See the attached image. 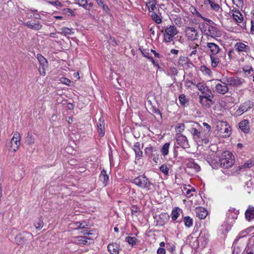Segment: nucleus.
I'll return each instance as SVG.
<instances>
[{
    "mask_svg": "<svg viewBox=\"0 0 254 254\" xmlns=\"http://www.w3.org/2000/svg\"><path fill=\"white\" fill-rule=\"evenodd\" d=\"M84 223H70V225L75 224L76 227H70V228L72 230H76L79 231L78 233L83 234V235H87L88 236H92L93 233L91 232L92 231H89V228L87 227V225H84Z\"/></svg>",
    "mask_w": 254,
    "mask_h": 254,
    "instance_id": "obj_12",
    "label": "nucleus"
},
{
    "mask_svg": "<svg viewBox=\"0 0 254 254\" xmlns=\"http://www.w3.org/2000/svg\"><path fill=\"white\" fill-rule=\"evenodd\" d=\"M61 33L67 37L73 34L72 29L68 28L63 27L61 28Z\"/></svg>",
    "mask_w": 254,
    "mask_h": 254,
    "instance_id": "obj_45",
    "label": "nucleus"
},
{
    "mask_svg": "<svg viewBox=\"0 0 254 254\" xmlns=\"http://www.w3.org/2000/svg\"><path fill=\"white\" fill-rule=\"evenodd\" d=\"M190 12L194 15L198 17H200L202 18V19L206 20H207L206 18H204L202 15L200 14L199 12L197 11V10L193 6H192L190 8Z\"/></svg>",
    "mask_w": 254,
    "mask_h": 254,
    "instance_id": "obj_47",
    "label": "nucleus"
},
{
    "mask_svg": "<svg viewBox=\"0 0 254 254\" xmlns=\"http://www.w3.org/2000/svg\"><path fill=\"white\" fill-rule=\"evenodd\" d=\"M156 1L155 0H150L146 3V6L148 7L149 12H153L156 8Z\"/></svg>",
    "mask_w": 254,
    "mask_h": 254,
    "instance_id": "obj_40",
    "label": "nucleus"
},
{
    "mask_svg": "<svg viewBox=\"0 0 254 254\" xmlns=\"http://www.w3.org/2000/svg\"><path fill=\"white\" fill-rule=\"evenodd\" d=\"M21 138L19 132H16L14 133L10 141L11 145L9 149L10 151L15 152L18 149L21 143Z\"/></svg>",
    "mask_w": 254,
    "mask_h": 254,
    "instance_id": "obj_9",
    "label": "nucleus"
},
{
    "mask_svg": "<svg viewBox=\"0 0 254 254\" xmlns=\"http://www.w3.org/2000/svg\"><path fill=\"white\" fill-rule=\"evenodd\" d=\"M93 237H88L87 236H78L77 237V240L78 244L81 245H89L92 243Z\"/></svg>",
    "mask_w": 254,
    "mask_h": 254,
    "instance_id": "obj_26",
    "label": "nucleus"
},
{
    "mask_svg": "<svg viewBox=\"0 0 254 254\" xmlns=\"http://www.w3.org/2000/svg\"><path fill=\"white\" fill-rule=\"evenodd\" d=\"M198 45L197 44H190L189 45V50L191 51V52L189 54V56L192 57L194 55H195L197 53L196 48L198 47Z\"/></svg>",
    "mask_w": 254,
    "mask_h": 254,
    "instance_id": "obj_39",
    "label": "nucleus"
},
{
    "mask_svg": "<svg viewBox=\"0 0 254 254\" xmlns=\"http://www.w3.org/2000/svg\"><path fill=\"white\" fill-rule=\"evenodd\" d=\"M223 54L209 55L211 66L215 68L218 66L220 63V58L223 57Z\"/></svg>",
    "mask_w": 254,
    "mask_h": 254,
    "instance_id": "obj_19",
    "label": "nucleus"
},
{
    "mask_svg": "<svg viewBox=\"0 0 254 254\" xmlns=\"http://www.w3.org/2000/svg\"><path fill=\"white\" fill-rule=\"evenodd\" d=\"M190 132L194 140L197 144L202 145L203 144H207L208 143L209 139L205 135V134H204L203 132H201L196 128L192 127L190 129Z\"/></svg>",
    "mask_w": 254,
    "mask_h": 254,
    "instance_id": "obj_3",
    "label": "nucleus"
},
{
    "mask_svg": "<svg viewBox=\"0 0 254 254\" xmlns=\"http://www.w3.org/2000/svg\"><path fill=\"white\" fill-rule=\"evenodd\" d=\"M192 219L190 216H185L184 218V222H192Z\"/></svg>",
    "mask_w": 254,
    "mask_h": 254,
    "instance_id": "obj_63",
    "label": "nucleus"
},
{
    "mask_svg": "<svg viewBox=\"0 0 254 254\" xmlns=\"http://www.w3.org/2000/svg\"><path fill=\"white\" fill-rule=\"evenodd\" d=\"M183 192L188 197H190L193 195L192 192L195 191V189L191 188L190 186H185L183 187Z\"/></svg>",
    "mask_w": 254,
    "mask_h": 254,
    "instance_id": "obj_31",
    "label": "nucleus"
},
{
    "mask_svg": "<svg viewBox=\"0 0 254 254\" xmlns=\"http://www.w3.org/2000/svg\"><path fill=\"white\" fill-rule=\"evenodd\" d=\"M206 48L209 53V55L223 53L221 48L218 45L213 42H207Z\"/></svg>",
    "mask_w": 254,
    "mask_h": 254,
    "instance_id": "obj_13",
    "label": "nucleus"
},
{
    "mask_svg": "<svg viewBox=\"0 0 254 254\" xmlns=\"http://www.w3.org/2000/svg\"><path fill=\"white\" fill-rule=\"evenodd\" d=\"M165 73L170 76H174L178 74V69L175 66H170L166 70Z\"/></svg>",
    "mask_w": 254,
    "mask_h": 254,
    "instance_id": "obj_34",
    "label": "nucleus"
},
{
    "mask_svg": "<svg viewBox=\"0 0 254 254\" xmlns=\"http://www.w3.org/2000/svg\"><path fill=\"white\" fill-rule=\"evenodd\" d=\"M157 254H166V251L163 248H159L157 250Z\"/></svg>",
    "mask_w": 254,
    "mask_h": 254,
    "instance_id": "obj_61",
    "label": "nucleus"
},
{
    "mask_svg": "<svg viewBox=\"0 0 254 254\" xmlns=\"http://www.w3.org/2000/svg\"><path fill=\"white\" fill-rule=\"evenodd\" d=\"M216 81L219 82L218 83H216L215 85V88L216 92L217 93L222 95H224L227 93L229 90V88L228 86V84H227L225 81V79H216Z\"/></svg>",
    "mask_w": 254,
    "mask_h": 254,
    "instance_id": "obj_8",
    "label": "nucleus"
},
{
    "mask_svg": "<svg viewBox=\"0 0 254 254\" xmlns=\"http://www.w3.org/2000/svg\"><path fill=\"white\" fill-rule=\"evenodd\" d=\"M160 170L165 175H167L169 173V169L166 164L161 165L160 167Z\"/></svg>",
    "mask_w": 254,
    "mask_h": 254,
    "instance_id": "obj_55",
    "label": "nucleus"
},
{
    "mask_svg": "<svg viewBox=\"0 0 254 254\" xmlns=\"http://www.w3.org/2000/svg\"><path fill=\"white\" fill-rule=\"evenodd\" d=\"M176 141L177 144L184 149L188 148L189 147V144L187 137L182 134H176Z\"/></svg>",
    "mask_w": 254,
    "mask_h": 254,
    "instance_id": "obj_16",
    "label": "nucleus"
},
{
    "mask_svg": "<svg viewBox=\"0 0 254 254\" xmlns=\"http://www.w3.org/2000/svg\"><path fill=\"white\" fill-rule=\"evenodd\" d=\"M96 1H97L98 4L99 6H101L104 11H105L107 12L109 11V8L108 6L104 3L103 1L101 0H96Z\"/></svg>",
    "mask_w": 254,
    "mask_h": 254,
    "instance_id": "obj_51",
    "label": "nucleus"
},
{
    "mask_svg": "<svg viewBox=\"0 0 254 254\" xmlns=\"http://www.w3.org/2000/svg\"><path fill=\"white\" fill-rule=\"evenodd\" d=\"M99 179L103 183L104 186H106L108 184L109 177L104 170L101 171Z\"/></svg>",
    "mask_w": 254,
    "mask_h": 254,
    "instance_id": "obj_33",
    "label": "nucleus"
},
{
    "mask_svg": "<svg viewBox=\"0 0 254 254\" xmlns=\"http://www.w3.org/2000/svg\"><path fill=\"white\" fill-rule=\"evenodd\" d=\"M34 138L32 134L28 133L26 137L25 142L28 145H32L34 143Z\"/></svg>",
    "mask_w": 254,
    "mask_h": 254,
    "instance_id": "obj_49",
    "label": "nucleus"
},
{
    "mask_svg": "<svg viewBox=\"0 0 254 254\" xmlns=\"http://www.w3.org/2000/svg\"><path fill=\"white\" fill-rule=\"evenodd\" d=\"M202 233H200L199 237L197 238L196 239H195V241L193 242V244H192V246L196 248L198 246L199 243L200 242L201 244L202 247H204L207 243V238H206L205 236L202 237Z\"/></svg>",
    "mask_w": 254,
    "mask_h": 254,
    "instance_id": "obj_22",
    "label": "nucleus"
},
{
    "mask_svg": "<svg viewBox=\"0 0 254 254\" xmlns=\"http://www.w3.org/2000/svg\"><path fill=\"white\" fill-rule=\"evenodd\" d=\"M151 17L153 20L157 24H160L162 22V19L160 16L156 13L153 12L151 14Z\"/></svg>",
    "mask_w": 254,
    "mask_h": 254,
    "instance_id": "obj_46",
    "label": "nucleus"
},
{
    "mask_svg": "<svg viewBox=\"0 0 254 254\" xmlns=\"http://www.w3.org/2000/svg\"><path fill=\"white\" fill-rule=\"evenodd\" d=\"M184 32L185 37L189 41H194L199 37L198 31L193 27H186Z\"/></svg>",
    "mask_w": 254,
    "mask_h": 254,
    "instance_id": "obj_5",
    "label": "nucleus"
},
{
    "mask_svg": "<svg viewBox=\"0 0 254 254\" xmlns=\"http://www.w3.org/2000/svg\"><path fill=\"white\" fill-rule=\"evenodd\" d=\"M170 145V143L167 142L165 143L161 147V152L164 156H165L168 154Z\"/></svg>",
    "mask_w": 254,
    "mask_h": 254,
    "instance_id": "obj_41",
    "label": "nucleus"
},
{
    "mask_svg": "<svg viewBox=\"0 0 254 254\" xmlns=\"http://www.w3.org/2000/svg\"><path fill=\"white\" fill-rule=\"evenodd\" d=\"M132 149L135 153L136 159L138 160L141 159L142 157L143 152L141 150L140 143L138 142L135 143L133 145Z\"/></svg>",
    "mask_w": 254,
    "mask_h": 254,
    "instance_id": "obj_27",
    "label": "nucleus"
},
{
    "mask_svg": "<svg viewBox=\"0 0 254 254\" xmlns=\"http://www.w3.org/2000/svg\"><path fill=\"white\" fill-rule=\"evenodd\" d=\"M97 127L100 135L101 136H104L105 134L104 121L101 118L99 120L98 123L97 124Z\"/></svg>",
    "mask_w": 254,
    "mask_h": 254,
    "instance_id": "obj_32",
    "label": "nucleus"
},
{
    "mask_svg": "<svg viewBox=\"0 0 254 254\" xmlns=\"http://www.w3.org/2000/svg\"><path fill=\"white\" fill-rule=\"evenodd\" d=\"M225 125V127L224 128H221L220 132L222 133V135L224 137L229 136L231 134V129L229 126L226 124V123H224Z\"/></svg>",
    "mask_w": 254,
    "mask_h": 254,
    "instance_id": "obj_37",
    "label": "nucleus"
},
{
    "mask_svg": "<svg viewBox=\"0 0 254 254\" xmlns=\"http://www.w3.org/2000/svg\"><path fill=\"white\" fill-rule=\"evenodd\" d=\"M233 2L238 7H242L244 4V0H232Z\"/></svg>",
    "mask_w": 254,
    "mask_h": 254,
    "instance_id": "obj_57",
    "label": "nucleus"
},
{
    "mask_svg": "<svg viewBox=\"0 0 254 254\" xmlns=\"http://www.w3.org/2000/svg\"><path fill=\"white\" fill-rule=\"evenodd\" d=\"M126 241L131 246H133L135 244H136L137 239L135 237H127L126 238Z\"/></svg>",
    "mask_w": 254,
    "mask_h": 254,
    "instance_id": "obj_50",
    "label": "nucleus"
},
{
    "mask_svg": "<svg viewBox=\"0 0 254 254\" xmlns=\"http://www.w3.org/2000/svg\"><path fill=\"white\" fill-rule=\"evenodd\" d=\"M213 98L214 95L213 93L207 95H200L198 96L199 102L203 107H210L214 103L213 101Z\"/></svg>",
    "mask_w": 254,
    "mask_h": 254,
    "instance_id": "obj_6",
    "label": "nucleus"
},
{
    "mask_svg": "<svg viewBox=\"0 0 254 254\" xmlns=\"http://www.w3.org/2000/svg\"><path fill=\"white\" fill-rule=\"evenodd\" d=\"M235 49L239 52L247 53L250 51V47L242 42H237L234 46Z\"/></svg>",
    "mask_w": 254,
    "mask_h": 254,
    "instance_id": "obj_23",
    "label": "nucleus"
},
{
    "mask_svg": "<svg viewBox=\"0 0 254 254\" xmlns=\"http://www.w3.org/2000/svg\"><path fill=\"white\" fill-rule=\"evenodd\" d=\"M205 34L212 38L218 37L220 36L221 33L216 27V25H208L207 29L204 31Z\"/></svg>",
    "mask_w": 254,
    "mask_h": 254,
    "instance_id": "obj_15",
    "label": "nucleus"
},
{
    "mask_svg": "<svg viewBox=\"0 0 254 254\" xmlns=\"http://www.w3.org/2000/svg\"><path fill=\"white\" fill-rule=\"evenodd\" d=\"M44 223H34V226L36 229L40 230L43 227Z\"/></svg>",
    "mask_w": 254,
    "mask_h": 254,
    "instance_id": "obj_64",
    "label": "nucleus"
},
{
    "mask_svg": "<svg viewBox=\"0 0 254 254\" xmlns=\"http://www.w3.org/2000/svg\"><path fill=\"white\" fill-rule=\"evenodd\" d=\"M65 14L69 13V15L74 16L75 15L74 12L73 10L69 8H64L63 10Z\"/></svg>",
    "mask_w": 254,
    "mask_h": 254,
    "instance_id": "obj_56",
    "label": "nucleus"
},
{
    "mask_svg": "<svg viewBox=\"0 0 254 254\" xmlns=\"http://www.w3.org/2000/svg\"><path fill=\"white\" fill-rule=\"evenodd\" d=\"M253 68L251 66H245L243 68V70L245 72L250 73L251 71L252 70Z\"/></svg>",
    "mask_w": 254,
    "mask_h": 254,
    "instance_id": "obj_59",
    "label": "nucleus"
},
{
    "mask_svg": "<svg viewBox=\"0 0 254 254\" xmlns=\"http://www.w3.org/2000/svg\"><path fill=\"white\" fill-rule=\"evenodd\" d=\"M36 58L40 64L39 69L40 73L41 75L45 76L46 75V68L48 67L47 60L40 54L37 55Z\"/></svg>",
    "mask_w": 254,
    "mask_h": 254,
    "instance_id": "obj_11",
    "label": "nucleus"
},
{
    "mask_svg": "<svg viewBox=\"0 0 254 254\" xmlns=\"http://www.w3.org/2000/svg\"><path fill=\"white\" fill-rule=\"evenodd\" d=\"M87 0H74V3L77 4L78 6L83 8H86Z\"/></svg>",
    "mask_w": 254,
    "mask_h": 254,
    "instance_id": "obj_48",
    "label": "nucleus"
},
{
    "mask_svg": "<svg viewBox=\"0 0 254 254\" xmlns=\"http://www.w3.org/2000/svg\"><path fill=\"white\" fill-rule=\"evenodd\" d=\"M62 82L63 83L67 85H69L71 83V81L69 79L66 78H63V79L62 80Z\"/></svg>",
    "mask_w": 254,
    "mask_h": 254,
    "instance_id": "obj_60",
    "label": "nucleus"
},
{
    "mask_svg": "<svg viewBox=\"0 0 254 254\" xmlns=\"http://www.w3.org/2000/svg\"><path fill=\"white\" fill-rule=\"evenodd\" d=\"M26 25L28 27L35 30H39L42 28V25L39 22L33 23L31 21H28L26 22Z\"/></svg>",
    "mask_w": 254,
    "mask_h": 254,
    "instance_id": "obj_36",
    "label": "nucleus"
},
{
    "mask_svg": "<svg viewBox=\"0 0 254 254\" xmlns=\"http://www.w3.org/2000/svg\"><path fill=\"white\" fill-rule=\"evenodd\" d=\"M162 32H164L163 37L164 41L166 43H170L172 42L175 36L178 34V31L174 25H171L167 26L164 30H161Z\"/></svg>",
    "mask_w": 254,
    "mask_h": 254,
    "instance_id": "obj_2",
    "label": "nucleus"
},
{
    "mask_svg": "<svg viewBox=\"0 0 254 254\" xmlns=\"http://www.w3.org/2000/svg\"><path fill=\"white\" fill-rule=\"evenodd\" d=\"M169 217L167 213H162L159 215V218L161 219V221L162 222H165Z\"/></svg>",
    "mask_w": 254,
    "mask_h": 254,
    "instance_id": "obj_58",
    "label": "nucleus"
},
{
    "mask_svg": "<svg viewBox=\"0 0 254 254\" xmlns=\"http://www.w3.org/2000/svg\"><path fill=\"white\" fill-rule=\"evenodd\" d=\"M200 70L205 75L211 77L212 75V72L210 69L205 65H201L200 67Z\"/></svg>",
    "mask_w": 254,
    "mask_h": 254,
    "instance_id": "obj_38",
    "label": "nucleus"
},
{
    "mask_svg": "<svg viewBox=\"0 0 254 254\" xmlns=\"http://www.w3.org/2000/svg\"><path fill=\"white\" fill-rule=\"evenodd\" d=\"M31 238V234L27 232H23L16 235L15 240L17 245L22 246L28 244Z\"/></svg>",
    "mask_w": 254,
    "mask_h": 254,
    "instance_id": "obj_7",
    "label": "nucleus"
},
{
    "mask_svg": "<svg viewBox=\"0 0 254 254\" xmlns=\"http://www.w3.org/2000/svg\"><path fill=\"white\" fill-rule=\"evenodd\" d=\"M224 79H225V81L227 84H228V86L229 85L236 87L240 86L243 83V80L238 77H226Z\"/></svg>",
    "mask_w": 254,
    "mask_h": 254,
    "instance_id": "obj_18",
    "label": "nucleus"
},
{
    "mask_svg": "<svg viewBox=\"0 0 254 254\" xmlns=\"http://www.w3.org/2000/svg\"><path fill=\"white\" fill-rule=\"evenodd\" d=\"M231 13L233 19L238 25L241 26V24L244 25V13L243 12H241L237 9L234 8L232 10Z\"/></svg>",
    "mask_w": 254,
    "mask_h": 254,
    "instance_id": "obj_10",
    "label": "nucleus"
},
{
    "mask_svg": "<svg viewBox=\"0 0 254 254\" xmlns=\"http://www.w3.org/2000/svg\"><path fill=\"white\" fill-rule=\"evenodd\" d=\"M220 165L222 167L228 168L234 164L235 159L233 154L229 151L223 152L219 160Z\"/></svg>",
    "mask_w": 254,
    "mask_h": 254,
    "instance_id": "obj_1",
    "label": "nucleus"
},
{
    "mask_svg": "<svg viewBox=\"0 0 254 254\" xmlns=\"http://www.w3.org/2000/svg\"><path fill=\"white\" fill-rule=\"evenodd\" d=\"M185 125L184 124H179L175 127L177 133H180L184 130Z\"/></svg>",
    "mask_w": 254,
    "mask_h": 254,
    "instance_id": "obj_53",
    "label": "nucleus"
},
{
    "mask_svg": "<svg viewBox=\"0 0 254 254\" xmlns=\"http://www.w3.org/2000/svg\"><path fill=\"white\" fill-rule=\"evenodd\" d=\"M186 166L188 168L192 169L194 172H198L200 170V166L192 159L188 160Z\"/></svg>",
    "mask_w": 254,
    "mask_h": 254,
    "instance_id": "obj_24",
    "label": "nucleus"
},
{
    "mask_svg": "<svg viewBox=\"0 0 254 254\" xmlns=\"http://www.w3.org/2000/svg\"><path fill=\"white\" fill-rule=\"evenodd\" d=\"M240 128L245 133H247L250 130L249 122L244 120L239 123Z\"/></svg>",
    "mask_w": 254,
    "mask_h": 254,
    "instance_id": "obj_30",
    "label": "nucleus"
},
{
    "mask_svg": "<svg viewBox=\"0 0 254 254\" xmlns=\"http://www.w3.org/2000/svg\"><path fill=\"white\" fill-rule=\"evenodd\" d=\"M46 3L51 4L53 6H55L57 7H62L63 4L62 3L58 0H43Z\"/></svg>",
    "mask_w": 254,
    "mask_h": 254,
    "instance_id": "obj_43",
    "label": "nucleus"
},
{
    "mask_svg": "<svg viewBox=\"0 0 254 254\" xmlns=\"http://www.w3.org/2000/svg\"><path fill=\"white\" fill-rule=\"evenodd\" d=\"M179 101L180 104L184 107H185L189 102V100L186 98V95L183 94L179 96Z\"/></svg>",
    "mask_w": 254,
    "mask_h": 254,
    "instance_id": "obj_44",
    "label": "nucleus"
},
{
    "mask_svg": "<svg viewBox=\"0 0 254 254\" xmlns=\"http://www.w3.org/2000/svg\"><path fill=\"white\" fill-rule=\"evenodd\" d=\"M93 4L92 2L88 3L87 2V5H86V8H83L86 10L89 11L90 10L91 8L93 6Z\"/></svg>",
    "mask_w": 254,
    "mask_h": 254,
    "instance_id": "obj_62",
    "label": "nucleus"
},
{
    "mask_svg": "<svg viewBox=\"0 0 254 254\" xmlns=\"http://www.w3.org/2000/svg\"><path fill=\"white\" fill-rule=\"evenodd\" d=\"M154 148L152 146L147 147L145 149V153L150 156H152L153 154V152H154Z\"/></svg>",
    "mask_w": 254,
    "mask_h": 254,
    "instance_id": "obj_54",
    "label": "nucleus"
},
{
    "mask_svg": "<svg viewBox=\"0 0 254 254\" xmlns=\"http://www.w3.org/2000/svg\"><path fill=\"white\" fill-rule=\"evenodd\" d=\"M246 220L250 221L254 218V207L249 206L245 212Z\"/></svg>",
    "mask_w": 254,
    "mask_h": 254,
    "instance_id": "obj_29",
    "label": "nucleus"
},
{
    "mask_svg": "<svg viewBox=\"0 0 254 254\" xmlns=\"http://www.w3.org/2000/svg\"><path fill=\"white\" fill-rule=\"evenodd\" d=\"M131 182L141 188L147 190H150L152 185L151 182L144 175L139 176L132 180Z\"/></svg>",
    "mask_w": 254,
    "mask_h": 254,
    "instance_id": "obj_4",
    "label": "nucleus"
},
{
    "mask_svg": "<svg viewBox=\"0 0 254 254\" xmlns=\"http://www.w3.org/2000/svg\"><path fill=\"white\" fill-rule=\"evenodd\" d=\"M231 226L228 223H223L221 225L220 230L222 233L225 235L231 229Z\"/></svg>",
    "mask_w": 254,
    "mask_h": 254,
    "instance_id": "obj_42",
    "label": "nucleus"
},
{
    "mask_svg": "<svg viewBox=\"0 0 254 254\" xmlns=\"http://www.w3.org/2000/svg\"><path fill=\"white\" fill-rule=\"evenodd\" d=\"M253 105V103L250 101H247L243 104H241L238 109L235 112V116H240L245 112L248 111L252 108Z\"/></svg>",
    "mask_w": 254,
    "mask_h": 254,
    "instance_id": "obj_14",
    "label": "nucleus"
},
{
    "mask_svg": "<svg viewBox=\"0 0 254 254\" xmlns=\"http://www.w3.org/2000/svg\"><path fill=\"white\" fill-rule=\"evenodd\" d=\"M189 59L186 57H180L178 60V64L181 65H184L188 62Z\"/></svg>",
    "mask_w": 254,
    "mask_h": 254,
    "instance_id": "obj_52",
    "label": "nucleus"
},
{
    "mask_svg": "<svg viewBox=\"0 0 254 254\" xmlns=\"http://www.w3.org/2000/svg\"><path fill=\"white\" fill-rule=\"evenodd\" d=\"M107 248L108 251L111 254H119L120 246L117 243L110 244Z\"/></svg>",
    "mask_w": 254,
    "mask_h": 254,
    "instance_id": "obj_28",
    "label": "nucleus"
},
{
    "mask_svg": "<svg viewBox=\"0 0 254 254\" xmlns=\"http://www.w3.org/2000/svg\"><path fill=\"white\" fill-rule=\"evenodd\" d=\"M196 88L201 92V95L212 94V91L204 82H199L196 85Z\"/></svg>",
    "mask_w": 254,
    "mask_h": 254,
    "instance_id": "obj_20",
    "label": "nucleus"
},
{
    "mask_svg": "<svg viewBox=\"0 0 254 254\" xmlns=\"http://www.w3.org/2000/svg\"><path fill=\"white\" fill-rule=\"evenodd\" d=\"M196 216L200 219H203L208 215L207 210L203 207H196L195 209Z\"/></svg>",
    "mask_w": 254,
    "mask_h": 254,
    "instance_id": "obj_25",
    "label": "nucleus"
},
{
    "mask_svg": "<svg viewBox=\"0 0 254 254\" xmlns=\"http://www.w3.org/2000/svg\"><path fill=\"white\" fill-rule=\"evenodd\" d=\"M239 212L235 208H230L226 213V220L229 222H233L238 217Z\"/></svg>",
    "mask_w": 254,
    "mask_h": 254,
    "instance_id": "obj_17",
    "label": "nucleus"
},
{
    "mask_svg": "<svg viewBox=\"0 0 254 254\" xmlns=\"http://www.w3.org/2000/svg\"><path fill=\"white\" fill-rule=\"evenodd\" d=\"M181 213H182V211L179 207H177L174 208L171 213V216L173 220H176L180 216Z\"/></svg>",
    "mask_w": 254,
    "mask_h": 254,
    "instance_id": "obj_35",
    "label": "nucleus"
},
{
    "mask_svg": "<svg viewBox=\"0 0 254 254\" xmlns=\"http://www.w3.org/2000/svg\"><path fill=\"white\" fill-rule=\"evenodd\" d=\"M204 5L209 4L211 9L215 12H221L222 8L219 4L215 1V0H204L203 1Z\"/></svg>",
    "mask_w": 254,
    "mask_h": 254,
    "instance_id": "obj_21",
    "label": "nucleus"
}]
</instances>
